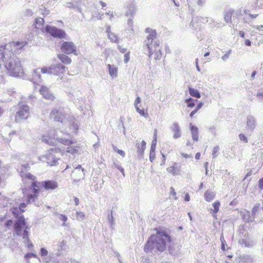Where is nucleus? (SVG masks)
Segmentation results:
<instances>
[{
	"label": "nucleus",
	"instance_id": "nucleus-1",
	"mask_svg": "<svg viewBox=\"0 0 263 263\" xmlns=\"http://www.w3.org/2000/svg\"><path fill=\"white\" fill-rule=\"evenodd\" d=\"M26 44L25 42H17L0 46V68L1 63L3 62L11 76L20 77L23 73V67L20 60L13 54L11 50L12 47L15 48V50L20 49Z\"/></svg>",
	"mask_w": 263,
	"mask_h": 263
},
{
	"label": "nucleus",
	"instance_id": "nucleus-2",
	"mask_svg": "<svg viewBox=\"0 0 263 263\" xmlns=\"http://www.w3.org/2000/svg\"><path fill=\"white\" fill-rule=\"evenodd\" d=\"M171 241V236L163 230L157 231L156 235H152L148 238L144 248L146 253L152 252L156 249V250L163 252L168 246V251L171 254H174V251L171 246H168Z\"/></svg>",
	"mask_w": 263,
	"mask_h": 263
},
{
	"label": "nucleus",
	"instance_id": "nucleus-3",
	"mask_svg": "<svg viewBox=\"0 0 263 263\" xmlns=\"http://www.w3.org/2000/svg\"><path fill=\"white\" fill-rule=\"evenodd\" d=\"M22 180L25 182L27 180L31 181V188L33 194L29 195L27 196V203H32L35 202V199L38 196L39 191L41 188L45 190H53L58 187V183L52 180H45L41 182L35 181V177L30 173H26L22 175Z\"/></svg>",
	"mask_w": 263,
	"mask_h": 263
},
{
	"label": "nucleus",
	"instance_id": "nucleus-4",
	"mask_svg": "<svg viewBox=\"0 0 263 263\" xmlns=\"http://www.w3.org/2000/svg\"><path fill=\"white\" fill-rule=\"evenodd\" d=\"M145 32L148 33L146 40L144 42V47H146L148 51V57L154 54V59L160 60L161 58V47L160 45V41L157 37V32L155 30L147 28L145 29Z\"/></svg>",
	"mask_w": 263,
	"mask_h": 263
},
{
	"label": "nucleus",
	"instance_id": "nucleus-5",
	"mask_svg": "<svg viewBox=\"0 0 263 263\" xmlns=\"http://www.w3.org/2000/svg\"><path fill=\"white\" fill-rule=\"evenodd\" d=\"M14 234L21 237L26 243L27 248L30 249L33 246L29 237V227L26 226V221L23 216H20L17 219L14 225Z\"/></svg>",
	"mask_w": 263,
	"mask_h": 263
},
{
	"label": "nucleus",
	"instance_id": "nucleus-6",
	"mask_svg": "<svg viewBox=\"0 0 263 263\" xmlns=\"http://www.w3.org/2000/svg\"><path fill=\"white\" fill-rule=\"evenodd\" d=\"M55 133V130H51L47 135H45L42 137L43 141L49 145H54L57 141L66 145L72 143L69 139L60 137L57 135L58 132H56V134Z\"/></svg>",
	"mask_w": 263,
	"mask_h": 263
},
{
	"label": "nucleus",
	"instance_id": "nucleus-7",
	"mask_svg": "<svg viewBox=\"0 0 263 263\" xmlns=\"http://www.w3.org/2000/svg\"><path fill=\"white\" fill-rule=\"evenodd\" d=\"M66 67L60 63L52 64L50 66H45L41 69L43 74H47L58 76L60 79L63 77Z\"/></svg>",
	"mask_w": 263,
	"mask_h": 263
},
{
	"label": "nucleus",
	"instance_id": "nucleus-8",
	"mask_svg": "<svg viewBox=\"0 0 263 263\" xmlns=\"http://www.w3.org/2000/svg\"><path fill=\"white\" fill-rule=\"evenodd\" d=\"M62 150L58 147L51 148L49 150L48 154L43 156V158L46 159L47 164L50 166H56L59 164L60 160V156L62 155Z\"/></svg>",
	"mask_w": 263,
	"mask_h": 263
},
{
	"label": "nucleus",
	"instance_id": "nucleus-9",
	"mask_svg": "<svg viewBox=\"0 0 263 263\" xmlns=\"http://www.w3.org/2000/svg\"><path fill=\"white\" fill-rule=\"evenodd\" d=\"M61 50L65 54H70L73 53L76 55L79 54L76 45L72 42L63 41L62 42Z\"/></svg>",
	"mask_w": 263,
	"mask_h": 263
},
{
	"label": "nucleus",
	"instance_id": "nucleus-10",
	"mask_svg": "<svg viewBox=\"0 0 263 263\" xmlns=\"http://www.w3.org/2000/svg\"><path fill=\"white\" fill-rule=\"evenodd\" d=\"M29 115V107L26 104H21L15 115V120L16 122H21L22 120H26Z\"/></svg>",
	"mask_w": 263,
	"mask_h": 263
},
{
	"label": "nucleus",
	"instance_id": "nucleus-11",
	"mask_svg": "<svg viewBox=\"0 0 263 263\" xmlns=\"http://www.w3.org/2000/svg\"><path fill=\"white\" fill-rule=\"evenodd\" d=\"M45 31L54 37L59 39L66 38V33L65 31L62 29H59L54 26L46 25L45 27Z\"/></svg>",
	"mask_w": 263,
	"mask_h": 263
},
{
	"label": "nucleus",
	"instance_id": "nucleus-12",
	"mask_svg": "<svg viewBox=\"0 0 263 263\" xmlns=\"http://www.w3.org/2000/svg\"><path fill=\"white\" fill-rule=\"evenodd\" d=\"M50 118L54 121L65 123L66 117L62 108H53L51 111L49 115Z\"/></svg>",
	"mask_w": 263,
	"mask_h": 263
},
{
	"label": "nucleus",
	"instance_id": "nucleus-13",
	"mask_svg": "<svg viewBox=\"0 0 263 263\" xmlns=\"http://www.w3.org/2000/svg\"><path fill=\"white\" fill-rule=\"evenodd\" d=\"M40 92L43 97L47 100L52 101L55 98L53 93L46 86H42L40 89Z\"/></svg>",
	"mask_w": 263,
	"mask_h": 263
},
{
	"label": "nucleus",
	"instance_id": "nucleus-14",
	"mask_svg": "<svg viewBox=\"0 0 263 263\" xmlns=\"http://www.w3.org/2000/svg\"><path fill=\"white\" fill-rule=\"evenodd\" d=\"M256 126V121L254 116L249 115L247 119L246 129L252 132Z\"/></svg>",
	"mask_w": 263,
	"mask_h": 263
},
{
	"label": "nucleus",
	"instance_id": "nucleus-15",
	"mask_svg": "<svg viewBox=\"0 0 263 263\" xmlns=\"http://www.w3.org/2000/svg\"><path fill=\"white\" fill-rule=\"evenodd\" d=\"M41 69L39 68L33 70L31 81L34 84H38L42 81Z\"/></svg>",
	"mask_w": 263,
	"mask_h": 263
},
{
	"label": "nucleus",
	"instance_id": "nucleus-16",
	"mask_svg": "<svg viewBox=\"0 0 263 263\" xmlns=\"http://www.w3.org/2000/svg\"><path fill=\"white\" fill-rule=\"evenodd\" d=\"M136 147L139 159L142 158L144 153V151L146 148L145 141L143 140L141 143H137L136 144Z\"/></svg>",
	"mask_w": 263,
	"mask_h": 263
},
{
	"label": "nucleus",
	"instance_id": "nucleus-17",
	"mask_svg": "<svg viewBox=\"0 0 263 263\" xmlns=\"http://www.w3.org/2000/svg\"><path fill=\"white\" fill-rule=\"evenodd\" d=\"M171 129L173 133L174 139H178L181 136L180 127L177 123H174L171 126Z\"/></svg>",
	"mask_w": 263,
	"mask_h": 263
},
{
	"label": "nucleus",
	"instance_id": "nucleus-18",
	"mask_svg": "<svg viewBox=\"0 0 263 263\" xmlns=\"http://www.w3.org/2000/svg\"><path fill=\"white\" fill-rule=\"evenodd\" d=\"M190 130L192 136L193 140L194 141L198 140V128L197 126L192 125V123L190 124Z\"/></svg>",
	"mask_w": 263,
	"mask_h": 263
},
{
	"label": "nucleus",
	"instance_id": "nucleus-19",
	"mask_svg": "<svg viewBox=\"0 0 263 263\" xmlns=\"http://www.w3.org/2000/svg\"><path fill=\"white\" fill-rule=\"evenodd\" d=\"M66 54H65L64 53L62 54H58V57L62 63L69 65L71 63V60Z\"/></svg>",
	"mask_w": 263,
	"mask_h": 263
},
{
	"label": "nucleus",
	"instance_id": "nucleus-20",
	"mask_svg": "<svg viewBox=\"0 0 263 263\" xmlns=\"http://www.w3.org/2000/svg\"><path fill=\"white\" fill-rule=\"evenodd\" d=\"M109 75L112 78H116L117 76L118 68L115 65L110 64L107 65Z\"/></svg>",
	"mask_w": 263,
	"mask_h": 263
},
{
	"label": "nucleus",
	"instance_id": "nucleus-21",
	"mask_svg": "<svg viewBox=\"0 0 263 263\" xmlns=\"http://www.w3.org/2000/svg\"><path fill=\"white\" fill-rule=\"evenodd\" d=\"M42 260L45 263H59L58 259L53 257L52 254H50L48 256L43 258Z\"/></svg>",
	"mask_w": 263,
	"mask_h": 263
},
{
	"label": "nucleus",
	"instance_id": "nucleus-22",
	"mask_svg": "<svg viewBox=\"0 0 263 263\" xmlns=\"http://www.w3.org/2000/svg\"><path fill=\"white\" fill-rule=\"evenodd\" d=\"M215 196V193L210 190L206 191L204 194V199L208 202H210L213 200Z\"/></svg>",
	"mask_w": 263,
	"mask_h": 263
},
{
	"label": "nucleus",
	"instance_id": "nucleus-23",
	"mask_svg": "<svg viewBox=\"0 0 263 263\" xmlns=\"http://www.w3.org/2000/svg\"><path fill=\"white\" fill-rule=\"evenodd\" d=\"M44 24V20L41 17H37L35 21V27L36 29H41L43 31V25Z\"/></svg>",
	"mask_w": 263,
	"mask_h": 263
},
{
	"label": "nucleus",
	"instance_id": "nucleus-24",
	"mask_svg": "<svg viewBox=\"0 0 263 263\" xmlns=\"http://www.w3.org/2000/svg\"><path fill=\"white\" fill-rule=\"evenodd\" d=\"M210 24L211 25V27L214 29H218L220 28H222L224 26V24L222 22H216L213 20L211 21Z\"/></svg>",
	"mask_w": 263,
	"mask_h": 263
},
{
	"label": "nucleus",
	"instance_id": "nucleus-25",
	"mask_svg": "<svg viewBox=\"0 0 263 263\" xmlns=\"http://www.w3.org/2000/svg\"><path fill=\"white\" fill-rule=\"evenodd\" d=\"M240 259L243 263H252L253 260L252 257L249 255H242Z\"/></svg>",
	"mask_w": 263,
	"mask_h": 263
},
{
	"label": "nucleus",
	"instance_id": "nucleus-26",
	"mask_svg": "<svg viewBox=\"0 0 263 263\" xmlns=\"http://www.w3.org/2000/svg\"><path fill=\"white\" fill-rule=\"evenodd\" d=\"M189 92L191 96L192 97L200 98L201 97V95L200 92L196 89H194L192 87H189Z\"/></svg>",
	"mask_w": 263,
	"mask_h": 263
},
{
	"label": "nucleus",
	"instance_id": "nucleus-27",
	"mask_svg": "<svg viewBox=\"0 0 263 263\" xmlns=\"http://www.w3.org/2000/svg\"><path fill=\"white\" fill-rule=\"evenodd\" d=\"M176 163H175L174 165L170 166L167 168V171L174 175H179V169L175 165Z\"/></svg>",
	"mask_w": 263,
	"mask_h": 263
},
{
	"label": "nucleus",
	"instance_id": "nucleus-28",
	"mask_svg": "<svg viewBox=\"0 0 263 263\" xmlns=\"http://www.w3.org/2000/svg\"><path fill=\"white\" fill-rule=\"evenodd\" d=\"M232 13L233 11L231 10L225 12L224 15V20L226 23H231Z\"/></svg>",
	"mask_w": 263,
	"mask_h": 263
},
{
	"label": "nucleus",
	"instance_id": "nucleus-29",
	"mask_svg": "<svg viewBox=\"0 0 263 263\" xmlns=\"http://www.w3.org/2000/svg\"><path fill=\"white\" fill-rule=\"evenodd\" d=\"M136 8L134 5L130 6L128 11L126 12L125 15L126 16H132L135 14L136 11Z\"/></svg>",
	"mask_w": 263,
	"mask_h": 263
},
{
	"label": "nucleus",
	"instance_id": "nucleus-30",
	"mask_svg": "<svg viewBox=\"0 0 263 263\" xmlns=\"http://www.w3.org/2000/svg\"><path fill=\"white\" fill-rule=\"evenodd\" d=\"M67 249V245L66 242L64 240H62L58 244V250L59 251H66Z\"/></svg>",
	"mask_w": 263,
	"mask_h": 263
},
{
	"label": "nucleus",
	"instance_id": "nucleus-31",
	"mask_svg": "<svg viewBox=\"0 0 263 263\" xmlns=\"http://www.w3.org/2000/svg\"><path fill=\"white\" fill-rule=\"evenodd\" d=\"M220 205V202L218 201H215L213 203V206L214 209H211V213L213 212L214 213H216L218 212L219 209V206Z\"/></svg>",
	"mask_w": 263,
	"mask_h": 263
},
{
	"label": "nucleus",
	"instance_id": "nucleus-32",
	"mask_svg": "<svg viewBox=\"0 0 263 263\" xmlns=\"http://www.w3.org/2000/svg\"><path fill=\"white\" fill-rule=\"evenodd\" d=\"M108 37L112 42L117 43L118 42V38L117 36L113 32H109Z\"/></svg>",
	"mask_w": 263,
	"mask_h": 263
},
{
	"label": "nucleus",
	"instance_id": "nucleus-33",
	"mask_svg": "<svg viewBox=\"0 0 263 263\" xmlns=\"http://www.w3.org/2000/svg\"><path fill=\"white\" fill-rule=\"evenodd\" d=\"M78 146H69L67 148L66 152L71 154H74L78 152Z\"/></svg>",
	"mask_w": 263,
	"mask_h": 263
},
{
	"label": "nucleus",
	"instance_id": "nucleus-34",
	"mask_svg": "<svg viewBox=\"0 0 263 263\" xmlns=\"http://www.w3.org/2000/svg\"><path fill=\"white\" fill-rule=\"evenodd\" d=\"M156 135H157L156 130H155V133L154 134V138L152 141L150 151H155V148H156V141H157Z\"/></svg>",
	"mask_w": 263,
	"mask_h": 263
},
{
	"label": "nucleus",
	"instance_id": "nucleus-35",
	"mask_svg": "<svg viewBox=\"0 0 263 263\" xmlns=\"http://www.w3.org/2000/svg\"><path fill=\"white\" fill-rule=\"evenodd\" d=\"M75 170H77L79 172H81L80 176L82 177V178H84L85 170L82 167V166L81 165H78L75 168Z\"/></svg>",
	"mask_w": 263,
	"mask_h": 263
},
{
	"label": "nucleus",
	"instance_id": "nucleus-36",
	"mask_svg": "<svg viewBox=\"0 0 263 263\" xmlns=\"http://www.w3.org/2000/svg\"><path fill=\"white\" fill-rule=\"evenodd\" d=\"M185 102L189 107H193L195 106L194 100L192 98L186 99Z\"/></svg>",
	"mask_w": 263,
	"mask_h": 263
},
{
	"label": "nucleus",
	"instance_id": "nucleus-37",
	"mask_svg": "<svg viewBox=\"0 0 263 263\" xmlns=\"http://www.w3.org/2000/svg\"><path fill=\"white\" fill-rule=\"evenodd\" d=\"M85 217V215L83 212H77L76 213V219L79 221H82Z\"/></svg>",
	"mask_w": 263,
	"mask_h": 263
},
{
	"label": "nucleus",
	"instance_id": "nucleus-38",
	"mask_svg": "<svg viewBox=\"0 0 263 263\" xmlns=\"http://www.w3.org/2000/svg\"><path fill=\"white\" fill-rule=\"evenodd\" d=\"M219 150V147L218 146H216L214 147L212 152V157L213 159L216 158L218 154V151Z\"/></svg>",
	"mask_w": 263,
	"mask_h": 263
},
{
	"label": "nucleus",
	"instance_id": "nucleus-39",
	"mask_svg": "<svg viewBox=\"0 0 263 263\" xmlns=\"http://www.w3.org/2000/svg\"><path fill=\"white\" fill-rule=\"evenodd\" d=\"M48 252L47 250L45 248H42L40 249V255L41 256L43 257V258L48 256Z\"/></svg>",
	"mask_w": 263,
	"mask_h": 263
},
{
	"label": "nucleus",
	"instance_id": "nucleus-40",
	"mask_svg": "<svg viewBox=\"0 0 263 263\" xmlns=\"http://www.w3.org/2000/svg\"><path fill=\"white\" fill-rule=\"evenodd\" d=\"M113 149L115 152H116L119 154H120L122 157H125V153L123 151L118 149L116 146H115L114 145H113Z\"/></svg>",
	"mask_w": 263,
	"mask_h": 263
},
{
	"label": "nucleus",
	"instance_id": "nucleus-41",
	"mask_svg": "<svg viewBox=\"0 0 263 263\" xmlns=\"http://www.w3.org/2000/svg\"><path fill=\"white\" fill-rule=\"evenodd\" d=\"M70 128L71 129H73L74 131H76L79 128V124L77 122H73L70 125Z\"/></svg>",
	"mask_w": 263,
	"mask_h": 263
},
{
	"label": "nucleus",
	"instance_id": "nucleus-42",
	"mask_svg": "<svg viewBox=\"0 0 263 263\" xmlns=\"http://www.w3.org/2000/svg\"><path fill=\"white\" fill-rule=\"evenodd\" d=\"M108 220L109 222V223L110 224V227L111 228H112L113 227V225L114 224V217L112 215V212H111V214L110 215H108Z\"/></svg>",
	"mask_w": 263,
	"mask_h": 263
},
{
	"label": "nucleus",
	"instance_id": "nucleus-43",
	"mask_svg": "<svg viewBox=\"0 0 263 263\" xmlns=\"http://www.w3.org/2000/svg\"><path fill=\"white\" fill-rule=\"evenodd\" d=\"M256 96L258 99L261 100L263 99V88H261L258 90Z\"/></svg>",
	"mask_w": 263,
	"mask_h": 263
},
{
	"label": "nucleus",
	"instance_id": "nucleus-44",
	"mask_svg": "<svg viewBox=\"0 0 263 263\" xmlns=\"http://www.w3.org/2000/svg\"><path fill=\"white\" fill-rule=\"evenodd\" d=\"M67 217L66 215L62 214L60 215L59 219L63 222V223L62 224L63 226H66L65 222L67 220Z\"/></svg>",
	"mask_w": 263,
	"mask_h": 263
},
{
	"label": "nucleus",
	"instance_id": "nucleus-45",
	"mask_svg": "<svg viewBox=\"0 0 263 263\" xmlns=\"http://www.w3.org/2000/svg\"><path fill=\"white\" fill-rule=\"evenodd\" d=\"M220 240H221V249L223 250V251H225L226 250V246L227 245V243L225 241V240H224V238L222 236L220 237Z\"/></svg>",
	"mask_w": 263,
	"mask_h": 263
},
{
	"label": "nucleus",
	"instance_id": "nucleus-46",
	"mask_svg": "<svg viewBox=\"0 0 263 263\" xmlns=\"http://www.w3.org/2000/svg\"><path fill=\"white\" fill-rule=\"evenodd\" d=\"M129 54H130V52L129 51L127 52L124 54V62L125 63H128V61H129V59H130Z\"/></svg>",
	"mask_w": 263,
	"mask_h": 263
},
{
	"label": "nucleus",
	"instance_id": "nucleus-47",
	"mask_svg": "<svg viewBox=\"0 0 263 263\" xmlns=\"http://www.w3.org/2000/svg\"><path fill=\"white\" fill-rule=\"evenodd\" d=\"M136 111L142 116H145V112L143 109H141L138 105H135Z\"/></svg>",
	"mask_w": 263,
	"mask_h": 263
},
{
	"label": "nucleus",
	"instance_id": "nucleus-48",
	"mask_svg": "<svg viewBox=\"0 0 263 263\" xmlns=\"http://www.w3.org/2000/svg\"><path fill=\"white\" fill-rule=\"evenodd\" d=\"M231 52V50H229L227 53H226L224 55H223L222 57H221V59L223 61H227L229 58V57H230V54Z\"/></svg>",
	"mask_w": 263,
	"mask_h": 263
},
{
	"label": "nucleus",
	"instance_id": "nucleus-49",
	"mask_svg": "<svg viewBox=\"0 0 263 263\" xmlns=\"http://www.w3.org/2000/svg\"><path fill=\"white\" fill-rule=\"evenodd\" d=\"M239 138L240 140L243 141L245 143H247L248 141L247 138L242 134H240L239 135Z\"/></svg>",
	"mask_w": 263,
	"mask_h": 263
},
{
	"label": "nucleus",
	"instance_id": "nucleus-50",
	"mask_svg": "<svg viewBox=\"0 0 263 263\" xmlns=\"http://www.w3.org/2000/svg\"><path fill=\"white\" fill-rule=\"evenodd\" d=\"M155 158V151H150L149 160L152 162Z\"/></svg>",
	"mask_w": 263,
	"mask_h": 263
},
{
	"label": "nucleus",
	"instance_id": "nucleus-51",
	"mask_svg": "<svg viewBox=\"0 0 263 263\" xmlns=\"http://www.w3.org/2000/svg\"><path fill=\"white\" fill-rule=\"evenodd\" d=\"M13 224V221L11 219H9L8 220H7L5 222V227H7L8 229H9Z\"/></svg>",
	"mask_w": 263,
	"mask_h": 263
},
{
	"label": "nucleus",
	"instance_id": "nucleus-52",
	"mask_svg": "<svg viewBox=\"0 0 263 263\" xmlns=\"http://www.w3.org/2000/svg\"><path fill=\"white\" fill-rule=\"evenodd\" d=\"M25 258H30V257H34V258H38L36 254L33 253H29L27 254L25 256Z\"/></svg>",
	"mask_w": 263,
	"mask_h": 263
},
{
	"label": "nucleus",
	"instance_id": "nucleus-53",
	"mask_svg": "<svg viewBox=\"0 0 263 263\" xmlns=\"http://www.w3.org/2000/svg\"><path fill=\"white\" fill-rule=\"evenodd\" d=\"M19 211V209H17V208H14L12 209V213L14 216H17Z\"/></svg>",
	"mask_w": 263,
	"mask_h": 263
},
{
	"label": "nucleus",
	"instance_id": "nucleus-54",
	"mask_svg": "<svg viewBox=\"0 0 263 263\" xmlns=\"http://www.w3.org/2000/svg\"><path fill=\"white\" fill-rule=\"evenodd\" d=\"M118 48L119 50V51L122 53H125L127 50V49L126 48H124L120 45L118 46Z\"/></svg>",
	"mask_w": 263,
	"mask_h": 263
},
{
	"label": "nucleus",
	"instance_id": "nucleus-55",
	"mask_svg": "<svg viewBox=\"0 0 263 263\" xmlns=\"http://www.w3.org/2000/svg\"><path fill=\"white\" fill-rule=\"evenodd\" d=\"M105 14L106 15H108L109 16V20L110 21H112L113 20V18H114V16H115V15L116 14L115 13H113V12H111L110 13V12H106Z\"/></svg>",
	"mask_w": 263,
	"mask_h": 263
},
{
	"label": "nucleus",
	"instance_id": "nucleus-56",
	"mask_svg": "<svg viewBox=\"0 0 263 263\" xmlns=\"http://www.w3.org/2000/svg\"><path fill=\"white\" fill-rule=\"evenodd\" d=\"M26 206V204L25 203H22L20 205L19 209L20 210L22 211V212H24V210L23 209L25 208Z\"/></svg>",
	"mask_w": 263,
	"mask_h": 263
},
{
	"label": "nucleus",
	"instance_id": "nucleus-57",
	"mask_svg": "<svg viewBox=\"0 0 263 263\" xmlns=\"http://www.w3.org/2000/svg\"><path fill=\"white\" fill-rule=\"evenodd\" d=\"M258 186L260 189H263V178L259 180Z\"/></svg>",
	"mask_w": 263,
	"mask_h": 263
},
{
	"label": "nucleus",
	"instance_id": "nucleus-58",
	"mask_svg": "<svg viewBox=\"0 0 263 263\" xmlns=\"http://www.w3.org/2000/svg\"><path fill=\"white\" fill-rule=\"evenodd\" d=\"M32 14V12L31 9H27L25 11V15L26 16H31Z\"/></svg>",
	"mask_w": 263,
	"mask_h": 263
},
{
	"label": "nucleus",
	"instance_id": "nucleus-59",
	"mask_svg": "<svg viewBox=\"0 0 263 263\" xmlns=\"http://www.w3.org/2000/svg\"><path fill=\"white\" fill-rule=\"evenodd\" d=\"M127 24L130 27L132 26V24H133V17L132 16H130V17L128 18Z\"/></svg>",
	"mask_w": 263,
	"mask_h": 263
},
{
	"label": "nucleus",
	"instance_id": "nucleus-60",
	"mask_svg": "<svg viewBox=\"0 0 263 263\" xmlns=\"http://www.w3.org/2000/svg\"><path fill=\"white\" fill-rule=\"evenodd\" d=\"M257 74V72L256 71H253L252 73H251V79L250 80H253L254 79V78H255V76Z\"/></svg>",
	"mask_w": 263,
	"mask_h": 263
},
{
	"label": "nucleus",
	"instance_id": "nucleus-61",
	"mask_svg": "<svg viewBox=\"0 0 263 263\" xmlns=\"http://www.w3.org/2000/svg\"><path fill=\"white\" fill-rule=\"evenodd\" d=\"M203 103H202V102H200V103H199L197 104V105L196 106V108H196V109H197V110H199L200 108H202V107L203 106Z\"/></svg>",
	"mask_w": 263,
	"mask_h": 263
},
{
	"label": "nucleus",
	"instance_id": "nucleus-62",
	"mask_svg": "<svg viewBox=\"0 0 263 263\" xmlns=\"http://www.w3.org/2000/svg\"><path fill=\"white\" fill-rule=\"evenodd\" d=\"M114 166L115 167H116L117 168H118V170H119L120 168V167H121V166L120 165L119 163H118L117 162H114Z\"/></svg>",
	"mask_w": 263,
	"mask_h": 263
},
{
	"label": "nucleus",
	"instance_id": "nucleus-63",
	"mask_svg": "<svg viewBox=\"0 0 263 263\" xmlns=\"http://www.w3.org/2000/svg\"><path fill=\"white\" fill-rule=\"evenodd\" d=\"M140 102H141L140 98L139 97H138L136 99V100H135V105H138V104H139Z\"/></svg>",
	"mask_w": 263,
	"mask_h": 263
},
{
	"label": "nucleus",
	"instance_id": "nucleus-64",
	"mask_svg": "<svg viewBox=\"0 0 263 263\" xmlns=\"http://www.w3.org/2000/svg\"><path fill=\"white\" fill-rule=\"evenodd\" d=\"M142 263H149V259L147 258H144L142 259Z\"/></svg>",
	"mask_w": 263,
	"mask_h": 263
}]
</instances>
